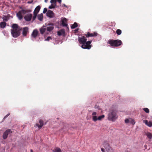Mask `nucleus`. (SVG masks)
<instances>
[{"instance_id":"1","label":"nucleus","mask_w":152,"mask_h":152,"mask_svg":"<svg viewBox=\"0 0 152 152\" xmlns=\"http://www.w3.org/2000/svg\"><path fill=\"white\" fill-rule=\"evenodd\" d=\"M11 27L12 29L11 30V34L12 37L14 38L19 37L20 35L22 28L16 23L13 24L11 26Z\"/></svg>"},{"instance_id":"2","label":"nucleus","mask_w":152,"mask_h":152,"mask_svg":"<svg viewBox=\"0 0 152 152\" xmlns=\"http://www.w3.org/2000/svg\"><path fill=\"white\" fill-rule=\"evenodd\" d=\"M117 111L115 110H110L108 115V119L109 120L114 121L118 118Z\"/></svg>"},{"instance_id":"3","label":"nucleus","mask_w":152,"mask_h":152,"mask_svg":"<svg viewBox=\"0 0 152 152\" xmlns=\"http://www.w3.org/2000/svg\"><path fill=\"white\" fill-rule=\"evenodd\" d=\"M122 43V41L119 39L114 40L110 39L108 40L107 43L110 45L112 47H118L120 46Z\"/></svg>"},{"instance_id":"4","label":"nucleus","mask_w":152,"mask_h":152,"mask_svg":"<svg viewBox=\"0 0 152 152\" xmlns=\"http://www.w3.org/2000/svg\"><path fill=\"white\" fill-rule=\"evenodd\" d=\"M20 9H21V10L19 11L16 14V16L18 19L20 20L22 19L23 17V14H24L30 12L31 10H25L23 9L22 7H20Z\"/></svg>"},{"instance_id":"5","label":"nucleus","mask_w":152,"mask_h":152,"mask_svg":"<svg viewBox=\"0 0 152 152\" xmlns=\"http://www.w3.org/2000/svg\"><path fill=\"white\" fill-rule=\"evenodd\" d=\"M96 114L97 113L96 112H93L92 114V120L94 122H96L98 120L101 121L104 118L105 116L104 115H102L97 117L96 116Z\"/></svg>"},{"instance_id":"6","label":"nucleus","mask_w":152,"mask_h":152,"mask_svg":"<svg viewBox=\"0 0 152 152\" xmlns=\"http://www.w3.org/2000/svg\"><path fill=\"white\" fill-rule=\"evenodd\" d=\"M92 41H88L82 44L81 46L82 48L84 49H90L91 47L90 44L91 43Z\"/></svg>"},{"instance_id":"7","label":"nucleus","mask_w":152,"mask_h":152,"mask_svg":"<svg viewBox=\"0 0 152 152\" xmlns=\"http://www.w3.org/2000/svg\"><path fill=\"white\" fill-rule=\"evenodd\" d=\"M29 28L27 27H25L22 28V35L23 37H26L27 36L28 33L29 32Z\"/></svg>"},{"instance_id":"8","label":"nucleus","mask_w":152,"mask_h":152,"mask_svg":"<svg viewBox=\"0 0 152 152\" xmlns=\"http://www.w3.org/2000/svg\"><path fill=\"white\" fill-rule=\"evenodd\" d=\"M87 40L86 37L84 36H83L81 37H78V40L79 42L81 44H83L86 42Z\"/></svg>"},{"instance_id":"9","label":"nucleus","mask_w":152,"mask_h":152,"mask_svg":"<svg viewBox=\"0 0 152 152\" xmlns=\"http://www.w3.org/2000/svg\"><path fill=\"white\" fill-rule=\"evenodd\" d=\"M32 17V15L31 14L28 13L24 17V18L26 21H30Z\"/></svg>"},{"instance_id":"10","label":"nucleus","mask_w":152,"mask_h":152,"mask_svg":"<svg viewBox=\"0 0 152 152\" xmlns=\"http://www.w3.org/2000/svg\"><path fill=\"white\" fill-rule=\"evenodd\" d=\"M47 26H48L47 27L46 29L48 31H52L54 28V24L53 23H49Z\"/></svg>"},{"instance_id":"11","label":"nucleus","mask_w":152,"mask_h":152,"mask_svg":"<svg viewBox=\"0 0 152 152\" xmlns=\"http://www.w3.org/2000/svg\"><path fill=\"white\" fill-rule=\"evenodd\" d=\"M11 132V130L10 129L7 130L4 133L3 137L4 139H5L7 137L8 135Z\"/></svg>"},{"instance_id":"12","label":"nucleus","mask_w":152,"mask_h":152,"mask_svg":"<svg viewBox=\"0 0 152 152\" xmlns=\"http://www.w3.org/2000/svg\"><path fill=\"white\" fill-rule=\"evenodd\" d=\"M97 35V33L96 32H94L93 33H91L89 32H88L87 34L86 35V37H93L96 36Z\"/></svg>"},{"instance_id":"13","label":"nucleus","mask_w":152,"mask_h":152,"mask_svg":"<svg viewBox=\"0 0 152 152\" xmlns=\"http://www.w3.org/2000/svg\"><path fill=\"white\" fill-rule=\"evenodd\" d=\"M47 16L50 18H52L54 17V13L50 10H48L46 14Z\"/></svg>"},{"instance_id":"14","label":"nucleus","mask_w":152,"mask_h":152,"mask_svg":"<svg viewBox=\"0 0 152 152\" xmlns=\"http://www.w3.org/2000/svg\"><path fill=\"white\" fill-rule=\"evenodd\" d=\"M39 123L40 124V125H39L38 124H36L35 127V126H37L39 129H40L43 126L44 124L43 121L41 120H40L39 121Z\"/></svg>"},{"instance_id":"15","label":"nucleus","mask_w":152,"mask_h":152,"mask_svg":"<svg viewBox=\"0 0 152 152\" xmlns=\"http://www.w3.org/2000/svg\"><path fill=\"white\" fill-rule=\"evenodd\" d=\"M38 31L36 29H35L33 30L31 34V36L34 38H35L38 35Z\"/></svg>"},{"instance_id":"16","label":"nucleus","mask_w":152,"mask_h":152,"mask_svg":"<svg viewBox=\"0 0 152 152\" xmlns=\"http://www.w3.org/2000/svg\"><path fill=\"white\" fill-rule=\"evenodd\" d=\"M46 26H43L39 29V31L40 33L43 34H44L45 31L46 30Z\"/></svg>"},{"instance_id":"17","label":"nucleus","mask_w":152,"mask_h":152,"mask_svg":"<svg viewBox=\"0 0 152 152\" xmlns=\"http://www.w3.org/2000/svg\"><path fill=\"white\" fill-rule=\"evenodd\" d=\"M143 122L149 127H151L152 126V122L151 121L148 122L147 120H145L143 121Z\"/></svg>"},{"instance_id":"18","label":"nucleus","mask_w":152,"mask_h":152,"mask_svg":"<svg viewBox=\"0 0 152 152\" xmlns=\"http://www.w3.org/2000/svg\"><path fill=\"white\" fill-rule=\"evenodd\" d=\"M67 20L66 18H64L62 20V25L64 26H67L68 25L66 23L67 22Z\"/></svg>"},{"instance_id":"19","label":"nucleus","mask_w":152,"mask_h":152,"mask_svg":"<svg viewBox=\"0 0 152 152\" xmlns=\"http://www.w3.org/2000/svg\"><path fill=\"white\" fill-rule=\"evenodd\" d=\"M7 24L5 22H2L0 23V27L1 28H4L5 27Z\"/></svg>"},{"instance_id":"20","label":"nucleus","mask_w":152,"mask_h":152,"mask_svg":"<svg viewBox=\"0 0 152 152\" xmlns=\"http://www.w3.org/2000/svg\"><path fill=\"white\" fill-rule=\"evenodd\" d=\"M40 7L39 6H37L35 8L33 13H36L37 14L40 10Z\"/></svg>"},{"instance_id":"21","label":"nucleus","mask_w":152,"mask_h":152,"mask_svg":"<svg viewBox=\"0 0 152 152\" xmlns=\"http://www.w3.org/2000/svg\"><path fill=\"white\" fill-rule=\"evenodd\" d=\"M37 18L38 20L40 21H42L43 18V14L41 13L40 14H39L37 16Z\"/></svg>"},{"instance_id":"22","label":"nucleus","mask_w":152,"mask_h":152,"mask_svg":"<svg viewBox=\"0 0 152 152\" xmlns=\"http://www.w3.org/2000/svg\"><path fill=\"white\" fill-rule=\"evenodd\" d=\"M53 152H61V149L58 148H55L53 151Z\"/></svg>"},{"instance_id":"23","label":"nucleus","mask_w":152,"mask_h":152,"mask_svg":"<svg viewBox=\"0 0 152 152\" xmlns=\"http://www.w3.org/2000/svg\"><path fill=\"white\" fill-rule=\"evenodd\" d=\"M78 26L76 22H75L71 26V28L72 29H74L77 27Z\"/></svg>"},{"instance_id":"24","label":"nucleus","mask_w":152,"mask_h":152,"mask_svg":"<svg viewBox=\"0 0 152 152\" xmlns=\"http://www.w3.org/2000/svg\"><path fill=\"white\" fill-rule=\"evenodd\" d=\"M3 20L4 21L7 22L8 21V18L5 15H4L2 18Z\"/></svg>"},{"instance_id":"25","label":"nucleus","mask_w":152,"mask_h":152,"mask_svg":"<svg viewBox=\"0 0 152 152\" xmlns=\"http://www.w3.org/2000/svg\"><path fill=\"white\" fill-rule=\"evenodd\" d=\"M147 137L149 139H151L152 138V134L150 133H147L146 134Z\"/></svg>"},{"instance_id":"26","label":"nucleus","mask_w":152,"mask_h":152,"mask_svg":"<svg viewBox=\"0 0 152 152\" xmlns=\"http://www.w3.org/2000/svg\"><path fill=\"white\" fill-rule=\"evenodd\" d=\"M116 34L118 35H120L122 33V31L121 30L118 29L116 31Z\"/></svg>"},{"instance_id":"27","label":"nucleus","mask_w":152,"mask_h":152,"mask_svg":"<svg viewBox=\"0 0 152 152\" xmlns=\"http://www.w3.org/2000/svg\"><path fill=\"white\" fill-rule=\"evenodd\" d=\"M50 2L51 4H54L55 5H56V0H51L50 1Z\"/></svg>"},{"instance_id":"28","label":"nucleus","mask_w":152,"mask_h":152,"mask_svg":"<svg viewBox=\"0 0 152 152\" xmlns=\"http://www.w3.org/2000/svg\"><path fill=\"white\" fill-rule=\"evenodd\" d=\"M129 123L133 125H134L135 123L133 119L131 118H130Z\"/></svg>"},{"instance_id":"29","label":"nucleus","mask_w":152,"mask_h":152,"mask_svg":"<svg viewBox=\"0 0 152 152\" xmlns=\"http://www.w3.org/2000/svg\"><path fill=\"white\" fill-rule=\"evenodd\" d=\"M56 6V5H55L54 4H52L49 7V8L50 9L54 8Z\"/></svg>"},{"instance_id":"30","label":"nucleus","mask_w":152,"mask_h":152,"mask_svg":"<svg viewBox=\"0 0 152 152\" xmlns=\"http://www.w3.org/2000/svg\"><path fill=\"white\" fill-rule=\"evenodd\" d=\"M143 110L146 113H148L149 112V110L148 108H144Z\"/></svg>"},{"instance_id":"31","label":"nucleus","mask_w":152,"mask_h":152,"mask_svg":"<svg viewBox=\"0 0 152 152\" xmlns=\"http://www.w3.org/2000/svg\"><path fill=\"white\" fill-rule=\"evenodd\" d=\"M62 34H65V30L64 29H61L60 31Z\"/></svg>"},{"instance_id":"32","label":"nucleus","mask_w":152,"mask_h":152,"mask_svg":"<svg viewBox=\"0 0 152 152\" xmlns=\"http://www.w3.org/2000/svg\"><path fill=\"white\" fill-rule=\"evenodd\" d=\"M37 14L36 13H34V16L33 17V20H34L36 19L37 15Z\"/></svg>"},{"instance_id":"33","label":"nucleus","mask_w":152,"mask_h":152,"mask_svg":"<svg viewBox=\"0 0 152 152\" xmlns=\"http://www.w3.org/2000/svg\"><path fill=\"white\" fill-rule=\"evenodd\" d=\"M47 11V8H44L43 10V13H45Z\"/></svg>"},{"instance_id":"34","label":"nucleus","mask_w":152,"mask_h":152,"mask_svg":"<svg viewBox=\"0 0 152 152\" xmlns=\"http://www.w3.org/2000/svg\"><path fill=\"white\" fill-rule=\"evenodd\" d=\"M129 120H130V118L126 119L125 120V122L126 123H129Z\"/></svg>"},{"instance_id":"35","label":"nucleus","mask_w":152,"mask_h":152,"mask_svg":"<svg viewBox=\"0 0 152 152\" xmlns=\"http://www.w3.org/2000/svg\"><path fill=\"white\" fill-rule=\"evenodd\" d=\"M10 113H9L7 115H5V116L4 117V118H3V119L4 120V119L6 118H7V117L8 116H9V115H10Z\"/></svg>"},{"instance_id":"36","label":"nucleus","mask_w":152,"mask_h":152,"mask_svg":"<svg viewBox=\"0 0 152 152\" xmlns=\"http://www.w3.org/2000/svg\"><path fill=\"white\" fill-rule=\"evenodd\" d=\"M52 39L50 37H49L47 38V39H46V40L48 41L50 39Z\"/></svg>"},{"instance_id":"37","label":"nucleus","mask_w":152,"mask_h":152,"mask_svg":"<svg viewBox=\"0 0 152 152\" xmlns=\"http://www.w3.org/2000/svg\"><path fill=\"white\" fill-rule=\"evenodd\" d=\"M57 34L59 36H61V35H62V34L61 33L60 31H58L57 32Z\"/></svg>"},{"instance_id":"38","label":"nucleus","mask_w":152,"mask_h":152,"mask_svg":"<svg viewBox=\"0 0 152 152\" xmlns=\"http://www.w3.org/2000/svg\"><path fill=\"white\" fill-rule=\"evenodd\" d=\"M56 1H57L59 3L61 4V0H56Z\"/></svg>"},{"instance_id":"39","label":"nucleus","mask_w":152,"mask_h":152,"mask_svg":"<svg viewBox=\"0 0 152 152\" xmlns=\"http://www.w3.org/2000/svg\"><path fill=\"white\" fill-rule=\"evenodd\" d=\"M79 30V28H77L75 29V32H77Z\"/></svg>"},{"instance_id":"40","label":"nucleus","mask_w":152,"mask_h":152,"mask_svg":"<svg viewBox=\"0 0 152 152\" xmlns=\"http://www.w3.org/2000/svg\"><path fill=\"white\" fill-rule=\"evenodd\" d=\"M101 150L102 151V152H105V151L104 148H101Z\"/></svg>"},{"instance_id":"41","label":"nucleus","mask_w":152,"mask_h":152,"mask_svg":"<svg viewBox=\"0 0 152 152\" xmlns=\"http://www.w3.org/2000/svg\"><path fill=\"white\" fill-rule=\"evenodd\" d=\"M99 106H97V105L95 106V109L99 108Z\"/></svg>"},{"instance_id":"42","label":"nucleus","mask_w":152,"mask_h":152,"mask_svg":"<svg viewBox=\"0 0 152 152\" xmlns=\"http://www.w3.org/2000/svg\"><path fill=\"white\" fill-rule=\"evenodd\" d=\"M32 2H30V1H28V3H32Z\"/></svg>"},{"instance_id":"43","label":"nucleus","mask_w":152,"mask_h":152,"mask_svg":"<svg viewBox=\"0 0 152 152\" xmlns=\"http://www.w3.org/2000/svg\"><path fill=\"white\" fill-rule=\"evenodd\" d=\"M48 0H45V2H47Z\"/></svg>"},{"instance_id":"44","label":"nucleus","mask_w":152,"mask_h":152,"mask_svg":"<svg viewBox=\"0 0 152 152\" xmlns=\"http://www.w3.org/2000/svg\"><path fill=\"white\" fill-rule=\"evenodd\" d=\"M30 151L31 152H33V151L32 149L30 150Z\"/></svg>"},{"instance_id":"45","label":"nucleus","mask_w":152,"mask_h":152,"mask_svg":"<svg viewBox=\"0 0 152 152\" xmlns=\"http://www.w3.org/2000/svg\"><path fill=\"white\" fill-rule=\"evenodd\" d=\"M64 6L65 7H66V5L65 4H64Z\"/></svg>"},{"instance_id":"46","label":"nucleus","mask_w":152,"mask_h":152,"mask_svg":"<svg viewBox=\"0 0 152 152\" xmlns=\"http://www.w3.org/2000/svg\"><path fill=\"white\" fill-rule=\"evenodd\" d=\"M67 28H68V29H69V28H68V27H67Z\"/></svg>"}]
</instances>
